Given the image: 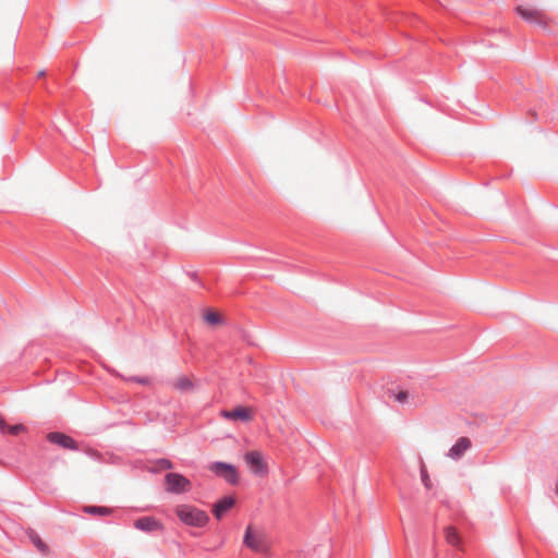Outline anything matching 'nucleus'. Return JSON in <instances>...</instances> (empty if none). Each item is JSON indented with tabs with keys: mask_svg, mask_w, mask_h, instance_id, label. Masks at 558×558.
Here are the masks:
<instances>
[{
	"mask_svg": "<svg viewBox=\"0 0 558 558\" xmlns=\"http://www.w3.org/2000/svg\"><path fill=\"white\" fill-rule=\"evenodd\" d=\"M175 515L185 525L193 527H204L209 522V515L206 511L191 505H178L174 509Z\"/></svg>",
	"mask_w": 558,
	"mask_h": 558,
	"instance_id": "nucleus-1",
	"label": "nucleus"
},
{
	"mask_svg": "<svg viewBox=\"0 0 558 558\" xmlns=\"http://www.w3.org/2000/svg\"><path fill=\"white\" fill-rule=\"evenodd\" d=\"M208 470L217 477L223 478L230 485H236L239 483L238 470L231 463L215 461L208 465Z\"/></svg>",
	"mask_w": 558,
	"mask_h": 558,
	"instance_id": "nucleus-2",
	"label": "nucleus"
},
{
	"mask_svg": "<svg viewBox=\"0 0 558 558\" xmlns=\"http://www.w3.org/2000/svg\"><path fill=\"white\" fill-rule=\"evenodd\" d=\"M165 483L167 490L171 494H182L191 489V481L180 473H167Z\"/></svg>",
	"mask_w": 558,
	"mask_h": 558,
	"instance_id": "nucleus-3",
	"label": "nucleus"
},
{
	"mask_svg": "<svg viewBox=\"0 0 558 558\" xmlns=\"http://www.w3.org/2000/svg\"><path fill=\"white\" fill-rule=\"evenodd\" d=\"M47 440L49 442L58 445L64 449H69V450H77L78 449L76 440L62 432H50L47 435Z\"/></svg>",
	"mask_w": 558,
	"mask_h": 558,
	"instance_id": "nucleus-4",
	"label": "nucleus"
},
{
	"mask_svg": "<svg viewBox=\"0 0 558 558\" xmlns=\"http://www.w3.org/2000/svg\"><path fill=\"white\" fill-rule=\"evenodd\" d=\"M245 461L255 475H265L268 473V466L258 451H248L245 454Z\"/></svg>",
	"mask_w": 558,
	"mask_h": 558,
	"instance_id": "nucleus-5",
	"label": "nucleus"
},
{
	"mask_svg": "<svg viewBox=\"0 0 558 558\" xmlns=\"http://www.w3.org/2000/svg\"><path fill=\"white\" fill-rule=\"evenodd\" d=\"M515 11L526 22H529L531 24L539 25L542 27L546 26L544 16L539 11L526 9V8H523L522 5H518L515 8Z\"/></svg>",
	"mask_w": 558,
	"mask_h": 558,
	"instance_id": "nucleus-6",
	"label": "nucleus"
},
{
	"mask_svg": "<svg viewBox=\"0 0 558 558\" xmlns=\"http://www.w3.org/2000/svg\"><path fill=\"white\" fill-rule=\"evenodd\" d=\"M235 499L232 496H225L217 500L213 507V514L217 520H221L222 517L233 508Z\"/></svg>",
	"mask_w": 558,
	"mask_h": 558,
	"instance_id": "nucleus-7",
	"label": "nucleus"
},
{
	"mask_svg": "<svg viewBox=\"0 0 558 558\" xmlns=\"http://www.w3.org/2000/svg\"><path fill=\"white\" fill-rule=\"evenodd\" d=\"M222 416L232 421L247 422L252 420V411L243 405H238L232 410L222 411Z\"/></svg>",
	"mask_w": 558,
	"mask_h": 558,
	"instance_id": "nucleus-8",
	"label": "nucleus"
},
{
	"mask_svg": "<svg viewBox=\"0 0 558 558\" xmlns=\"http://www.w3.org/2000/svg\"><path fill=\"white\" fill-rule=\"evenodd\" d=\"M134 527L143 532H154L162 527L154 517H142L134 521Z\"/></svg>",
	"mask_w": 558,
	"mask_h": 558,
	"instance_id": "nucleus-9",
	"label": "nucleus"
},
{
	"mask_svg": "<svg viewBox=\"0 0 558 558\" xmlns=\"http://www.w3.org/2000/svg\"><path fill=\"white\" fill-rule=\"evenodd\" d=\"M471 447V440L468 437H460L449 449L448 457L453 460L460 459Z\"/></svg>",
	"mask_w": 558,
	"mask_h": 558,
	"instance_id": "nucleus-10",
	"label": "nucleus"
},
{
	"mask_svg": "<svg viewBox=\"0 0 558 558\" xmlns=\"http://www.w3.org/2000/svg\"><path fill=\"white\" fill-rule=\"evenodd\" d=\"M243 544L254 550V551H260L263 547L262 541L255 535L253 529L251 525H248L245 530L244 537H243Z\"/></svg>",
	"mask_w": 558,
	"mask_h": 558,
	"instance_id": "nucleus-11",
	"label": "nucleus"
},
{
	"mask_svg": "<svg viewBox=\"0 0 558 558\" xmlns=\"http://www.w3.org/2000/svg\"><path fill=\"white\" fill-rule=\"evenodd\" d=\"M445 537L448 544L459 548L461 546V537L453 526H447L445 529Z\"/></svg>",
	"mask_w": 558,
	"mask_h": 558,
	"instance_id": "nucleus-12",
	"label": "nucleus"
},
{
	"mask_svg": "<svg viewBox=\"0 0 558 558\" xmlns=\"http://www.w3.org/2000/svg\"><path fill=\"white\" fill-rule=\"evenodd\" d=\"M173 386L181 392L190 391L194 388L193 381L186 376L179 377Z\"/></svg>",
	"mask_w": 558,
	"mask_h": 558,
	"instance_id": "nucleus-13",
	"label": "nucleus"
},
{
	"mask_svg": "<svg viewBox=\"0 0 558 558\" xmlns=\"http://www.w3.org/2000/svg\"><path fill=\"white\" fill-rule=\"evenodd\" d=\"M29 538L34 546L41 553L46 554L48 551V546L46 543L40 538V536L33 530L29 532Z\"/></svg>",
	"mask_w": 558,
	"mask_h": 558,
	"instance_id": "nucleus-14",
	"label": "nucleus"
},
{
	"mask_svg": "<svg viewBox=\"0 0 558 558\" xmlns=\"http://www.w3.org/2000/svg\"><path fill=\"white\" fill-rule=\"evenodd\" d=\"M84 511L93 515H107L111 512L109 508L104 506H86Z\"/></svg>",
	"mask_w": 558,
	"mask_h": 558,
	"instance_id": "nucleus-15",
	"label": "nucleus"
},
{
	"mask_svg": "<svg viewBox=\"0 0 558 558\" xmlns=\"http://www.w3.org/2000/svg\"><path fill=\"white\" fill-rule=\"evenodd\" d=\"M204 319L207 324L213 325V326L219 325L222 323L221 315L214 311H210V310L205 312Z\"/></svg>",
	"mask_w": 558,
	"mask_h": 558,
	"instance_id": "nucleus-16",
	"label": "nucleus"
},
{
	"mask_svg": "<svg viewBox=\"0 0 558 558\" xmlns=\"http://www.w3.org/2000/svg\"><path fill=\"white\" fill-rule=\"evenodd\" d=\"M173 469V463L167 458H159L155 461L156 471H166Z\"/></svg>",
	"mask_w": 558,
	"mask_h": 558,
	"instance_id": "nucleus-17",
	"label": "nucleus"
},
{
	"mask_svg": "<svg viewBox=\"0 0 558 558\" xmlns=\"http://www.w3.org/2000/svg\"><path fill=\"white\" fill-rule=\"evenodd\" d=\"M421 480L426 489L432 488V482L424 463H421Z\"/></svg>",
	"mask_w": 558,
	"mask_h": 558,
	"instance_id": "nucleus-18",
	"label": "nucleus"
},
{
	"mask_svg": "<svg viewBox=\"0 0 558 558\" xmlns=\"http://www.w3.org/2000/svg\"><path fill=\"white\" fill-rule=\"evenodd\" d=\"M24 430L25 426L23 424L8 425L7 434L16 436Z\"/></svg>",
	"mask_w": 558,
	"mask_h": 558,
	"instance_id": "nucleus-19",
	"label": "nucleus"
},
{
	"mask_svg": "<svg viewBox=\"0 0 558 558\" xmlns=\"http://www.w3.org/2000/svg\"><path fill=\"white\" fill-rule=\"evenodd\" d=\"M126 380L131 383H137L142 386H148L150 384V378L146 376H131Z\"/></svg>",
	"mask_w": 558,
	"mask_h": 558,
	"instance_id": "nucleus-20",
	"label": "nucleus"
},
{
	"mask_svg": "<svg viewBox=\"0 0 558 558\" xmlns=\"http://www.w3.org/2000/svg\"><path fill=\"white\" fill-rule=\"evenodd\" d=\"M395 399L400 403H404L408 399V391H399L398 393H396Z\"/></svg>",
	"mask_w": 558,
	"mask_h": 558,
	"instance_id": "nucleus-21",
	"label": "nucleus"
},
{
	"mask_svg": "<svg viewBox=\"0 0 558 558\" xmlns=\"http://www.w3.org/2000/svg\"><path fill=\"white\" fill-rule=\"evenodd\" d=\"M8 423L5 422V420L3 417L0 416V430L5 434L7 433V429H8Z\"/></svg>",
	"mask_w": 558,
	"mask_h": 558,
	"instance_id": "nucleus-22",
	"label": "nucleus"
},
{
	"mask_svg": "<svg viewBox=\"0 0 558 558\" xmlns=\"http://www.w3.org/2000/svg\"><path fill=\"white\" fill-rule=\"evenodd\" d=\"M190 276H191V278H192L193 280H195V281H197V280H198V277H197L196 272H192V274H190Z\"/></svg>",
	"mask_w": 558,
	"mask_h": 558,
	"instance_id": "nucleus-23",
	"label": "nucleus"
},
{
	"mask_svg": "<svg viewBox=\"0 0 558 558\" xmlns=\"http://www.w3.org/2000/svg\"><path fill=\"white\" fill-rule=\"evenodd\" d=\"M44 75H45V71H40V72L38 73V77H41V76H44Z\"/></svg>",
	"mask_w": 558,
	"mask_h": 558,
	"instance_id": "nucleus-24",
	"label": "nucleus"
},
{
	"mask_svg": "<svg viewBox=\"0 0 558 558\" xmlns=\"http://www.w3.org/2000/svg\"><path fill=\"white\" fill-rule=\"evenodd\" d=\"M556 494L558 496V481H557V484H556Z\"/></svg>",
	"mask_w": 558,
	"mask_h": 558,
	"instance_id": "nucleus-25",
	"label": "nucleus"
}]
</instances>
